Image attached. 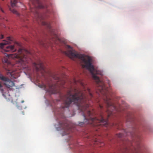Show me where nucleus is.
<instances>
[{
    "label": "nucleus",
    "mask_w": 153,
    "mask_h": 153,
    "mask_svg": "<svg viewBox=\"0 0 153 153\" xmlns=\"http://www.w3.org/2000/svg\"><path fill=\"white\" fill-rule=\"evenodd\" d=\"M3 61L7 63V64L8 65H11V63H10V61H9V60L7 59H4V61Z\"/></svg>",
    "instance_id": "nucleus-18"
},
{
    "label": "nucleus",
    "mask_w": 153,
    "mask_h": 153,
    "mask_svg": "<svg viewBox=\"0 0 153 153\" xmlns=\"http://www.w3.org/2000/svg\"><path fill=\"white\" fill-rule=\"evenodd\" d=\"M7 75L12 78L16 79L20 76V74L17 71L13 70H7Z\"/></svg>",
    "instance_id": "nucleus-10"
},
{
    "label": "nucleus",
    "mask_w": 153,
    "mask_h": 153,
    "mask_svg": "<svg viewBox=\"0 0 153 153\" xmlns=\"http://www.w3.org/2000/svg\"><path fill=\"white\" fill-rule=\"evenodd\" d=\"M100 108H102V106L100 105Z\"/></svg>",
    "instance_id": "nucleus-24"
},
{
    "label": "nucleus",
    "mask_w": 153,
    "mask_h": 153,
    "mask_svg": "<svg viewBox=\"0 0 153 153\" xmlns=\"http://www.w3.org/2000/svg\"><path fill=\"white\" fill-rule=\"evenodd\" d=\"M24 102V100H22V101H21V102H22V103H23V102Z\"/></svg>",
    "instance_id": "nucleus-26"
},
{
    "label": "nucleus",
    "mask_w": 153,
    "mask_h": 153,
    "mask_svg": "<svg viewBox=\"0 0 153 153\" xmlns=\"http://www.w3.org/2000/svg\"><path fill=\"white\" fill-rule=\"evenodd\" d=\"M7 41L4 40L3 42L1 43L0 44V47L2 49L3 51L2 52L4 53V52H14L16 51V49L13 45H6L7 44H11V42L13 41V39L10 37H7Z\"/></svg>",
    "instance_id": "nucleus-4"
},
{
    "label": "nucleus",
    "mask_w": 153,
    "mask_h": 153,
    "mask_svg": "<svg viewBox=\"0 0 153 153\" xmlns=\"http://www.w3.org/2000/svg\"><path fill=\"white\" fill-rule=\"evenodd\" d=\"M59 84L60 83L58 82L56 84L53 85L51 86L48 84V93L50 90L51 91L52 94H56L59 93Z\"/></svg>",
    "instance_id": "nucleus-9"
},
{
    "label": "nucleus",
    "mask_w": 153,
    "mask_h": 153,
    "mask_svg": "<svg viewBox=\"0 0 153 153\" xmlns=\"http://www.w3.org/2000/svg\"><path fill=\"white\" fill-rule=\"evenodd\" d=\"M48 76L49 75V72H48Z\"/></svg>",
    "instance_id": "nucleus-28"
},
{
    "label": "nucleus",
    "mask_w": 153,
    "mask_h": 153,
    "mask_svg": "<svg viewBox=\"0 0 153 153\" xmlns=\"http://www.w3.org/2000/svg\"><path fill=\"white\" fill-rule=\"evenodd\" d=\"M83 91L76 88H71L67 94L64 98L63 105L62 108L64 109L69 107L71 103L73 102L78 107L82 113L84 121L79 122V125L83 126L84 124H91L94 126L100 127L101 126H106L107 125V120L104 119L102 114H100L98 118L93 117L92 113L88 109L89 105L87 101L93 97L90 89L85 87L81 83Z\"/></svg>",
    "instance_id": "nucleus-1"
},
{
    "label": "nucleus",
    "mask_w": 153,
    "mask_h": 153,
    "mask_svg": "<svg viewBox=\"0 0 153 153\" xmlns=\"http://www.w3.org/2000/svg\"><path fill=\"white\" fill-rule=\"evenodd\" d=\"M33 66L34 69L37 72L41 70H44L42 65L41 62H39L38 64L35 62L33 63Z\"/></svg>",
    "instance_id": "nucleus-12"
},
{
    "label": "nucleus",
    "mask_w": 153,
    "mask_h": 153,
    "mask_svg": "<svg viewBox=\"0 0 153 153\" xmlns=\"http://www.w3.org/2000/svg\"><path fill=\"white\" fill-rule=\"evenodd\" d=\"M10 11H11L12 12H13L14 13L16 14L18 16H19V13L16 11V10L13 9H12L11 8H10Z\"/></svg>",
    "instance_id": "nucleus-15"
},
{
    "label": "nucleus",
    "mask_w": 153,
    "mask_h": 153,
    "mask_svg": "<svg viewBox=\"0 0 153 153\" xmlns=\"http://www.w3.org/2000/svg\"><path fill=\"white\" fill-rule=\"evenodd\" d=\"M125 133L123 134H122V133H119L117 134V137H124L126 136V135H131L133 137H134V136H136L137 138L138 139H139V140H140V137L139 136H138L135 134L134 132H127L126 130H125Z\"/></svg>",
    "instance_id": "nucleus-11"
},
{
    "label": "nucleus",
    "mask_w": 153,
    "mask_h": 153,
    "mask_svg": "<svg viewBox=\"0 0 153 153\" xmlns=\"http://www.w3.org/2000/svg\"><path fill=\"white\" fill-rule=\"evenodd\" d=\"M10 2L11 5L12 7L16 6V4L17 3V1L16 0H13V1L11 0Z\"/></svg>",
    "instance_id": "nucleus-14"
},
{
    "label": "nucleus",
    "mask_w": 153,
    "mask_h": 153,
    "mask_svg": "<svg viewBox=\"0 0 153 153\" xmlns=\"http://www.w3.org/2000/svg\"><path fill=\"white\" fill-rule=\"evenodd\" d=\"M4 38V36L0 33V39H3Z\"/></svg>",
    "instance_id": "nucleus-20"
},
{
    "label": "nucleus",
    "mask_w": 153,
    "mask_h": 153,
    "mask_svg": "<svg viewBox=\"0 0 153 153\" xmlns=\"http://www.w3.org/2000/svg\"><path fill=\"white\" fill-rule=\"evenodd\" d=\"M30 54V53L28 51L25 49H20L18 53L13 54H8L7 57L8 58H11L13 59H17V63H20L23 65H26V64L28 63V58L27 55Z\"/></svg>",
    "instance_id": "nucleus-3"
},
{
    "label": "nucleus",
    "mask_w": 153,
    "mask_h": 153,
    "mask_svg": "<svg viewBox=\"0 0 153 153\" xmlns=\"http://www.w3.org/2000/svg\"><path fill=\"white\" fill-rule=\"evenodd\" d=\"M124 146L123 150L129 153H139L140 149V143L138 142L136 144V147H134L131 146H130L131 142L128 140L125 143L124 142Z\"/></svg>",
    "instance_id": "nucleus-5"
},
{
    "label": "nucleus",
    "mask_w": 153,
    "mask_h": 153,
    "mask_svg": "<svg viewBox=\"0 0 153 153\" xmlns=\"http://www.w3.org/2000/svg\"><path fill=\"white\" fill-rule=\"evenodd\" d=\"M65 47L70 50L64 52V53L74 60L76 59H78L80 60L82 67L86 68L90 71L93 78L97 84V85L99 87L98 89L105 97L104 100L107 104L108 107L109 108L112 106L114 109L116 110L117 109L116 107L113 105L111 102V99L108 96L107 92L105 89L104 85L102 83H101L99 77L96 75L100 74L102 75V74L94 68L93 66L91 64V59L90 57L76 53L69 45H66Z\"/></svg>",
    "instance_id": "nucleus-2"
},
{
    "label": "nucleus",
    "mask_w": 153,
    "mask_h": 153,
    "mask_svg": "<svg viewBox=\"0 0 153 153\" xmlns=\"http://www.w3.org/2000/svg\"><path fill=\"white\" fill-rule=\"evenodd\" d=\"M30 2L32 4V6H30V11L38 15L37 11V9H43L46 7V6L42 3L39 0H29Z\"/></svg>",
    "instance_id": "nucleus-6"
},
{
    "label": "nucleus",
    "mask_w": 153,
    "mask_h": 153,
    "mask_svg": "<svg viewBox=\"0 0 153 153\" xmlns=\"http://www.w3.org/2000/svg\"><path fill=\"white\" fill-rule=\"evenodd\" d=\"M43 25H45L46 24L44 22H43Z\"/></svg>",
    "instance_id": "nucleus-25"
},
{
    "label": "nucleus",
    "mask_w": 153,
    "mask_h": 153,
    "mask_svg": "<svg viewBox=\"0 0 153 153\" xmlns=\"http://www.w3.org/2000/svg\"><path fill=\"white\" fill-rule=\"evenodd\" d=\"M57 79H58V81L59 82V81H60V79H59L58 77H57Z\"/></svg>",
    "instance_id": "nucleus-23"
},
{
    "label": "nucleus",
    "mask_w": 153,
    "mask_h": 153,
    "mask_svg": "<svg viewBox=\"0 0 153 153\" xmlns=\"http://www.w3.org/2000/svg\"><path fill=\"white\" fill-rule=\"evenodd\" d=\"M61 84V85H63V84Z\"/></svg>",
    "instance_id": "nucleus-29"
},
{
    "label": "nucleus",
    "mask_w": 153,
    "mask_h": 153,
    "mask_svg": "<svg viewBox=\"0 0 153 153\" xmlns=\"http://www.w3.org/2000/svg\"><path fill=\"white\" fill-rule=\"evenodd\" d=\"M0 79L3 81L5 82L4 85L10 90H12V88L15 85L14 82L10 80L8 78L5 77L1 74H0Z\"/></svg>",
    "instance_id": "nucleus-7"
},
{
    "label": "nucleus",
    "mask_w": 153,
    "mask_h": 153,
    "mask_svg": "<svg viewBox=\"0 0 153 153\" xmlns=\"http://www.w3.org/2000/svg\"><path fill=\"white\" fill-rule=\"evenodd\" d=\"M47 96L45 95L44 97V99L45 100V102L46 105L47 106H48V100H47Z\"/></svg>",
    "instance_id": "nucleus-17"
},
{
    "label": "nucleus",
    "mask_w": 153,
    "mask_h": 153,
    "mask_svg": "<svg viewBox=\"0 0 153 153\" xmlns=\"http://www.w3.org/2000/svg\"><path fill=\"white\" fill-rule=\"evenodd\" d=\"M112 111H110V113H108V117H109L110 116H111V114H112Z\"/></svg>",
    "instance_id": "nucleus-19"
},
{
    "label": "nucleus",
    "mask_w": 153,
    "mask_h": 153,
    "mask_svg": "<svg viewBox=\"0 0 153 153\" xmlns=\"http://www.w3.org/2000/svg\"><path fill=\"white\" fill-rule=\"evenodd\" d=\"M0 10H1L3 12V13H4V11L2 9L1 7H0Z\"/></svg>",
    "instance_id": "nucleus-21"
},
{
    "label": "nucleus",
    "mask_w": 153,
    "mask_h": 153,
    "mask_svg": "<svg viewBox=\"0 0 153 153\" xmlns=\"http://www.w3.org/2000/svg\"><path fill=\"white\" fill-rule=\"evenodd\" d=\"M109 110V109L108 108V109L107 110V112H108V111Z\"/></svg>",
    "instance_id": "nucleus-27"
},
{
    "label": "nucleus",
    "mask_w": 153,
    "mask_h": 153,
    "mask_svg": "<svg viewBox=\"0 0 153 153\" xmlns=\"http://www.w3.org/2000/svg\"><path fill=\"white\" fill-rule=\"evenodd\" d=\"M48 33L49 32L52 35H53L56 39H58L55 30L48 23Z\"/></svg>",
    "instance_id": "nucleus-13"
},
{
    "label": "nucleus",
    "mask_w": 153,
    "mask_h": 153,
    "mask_svg": "<svg viewBox=\"0 0 153 153\" xmlns=\"http://www.w3.org/2000/svg\"><path fill=\"white\" fill-rule=\"evenodd\" d=\"M40 87L42 88H43V89L46 91V92L48 91V90L46 86L44 84H43L42 85H39Z\"/></svg>",
    "instance_id": "nucleus-16"
},
{
    "label": "nucleus",
    "mask_w": 153,
    "mask_h": 153,
    "mask_svg": "<svg viewBox=\"0 0 153 153\" xmlns=\"http://www.w3.org/2000/svg\"><path fill=\"white\" fill-rule=\"evenodd\" d=\"M74 82L76 84V81L75 79L74 80Z\"/></svg>",
    "instance_id": "nucleus-22"
},
{
    "label": "nucleus",
    "mask_w": 153,
    "mask_h": 153,
    "mask_svg": "<svg viewBox=\"0 0 153 153\" xmlns=\"http://www.w3.org/2000/svg\"><path fill=\"white\" fill-rule=\"evenodd\" d=\"M60 124L61 127L63 130L65 135L68 134L71 131V127L68 122L60 123Z\"/></svg>",
    "instance_id": "nucleus-8"
}]
</instances>
